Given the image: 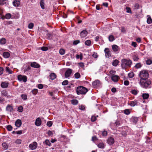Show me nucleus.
Listing matches in <instances>:
<instances>
[{
  "mask_svg": "<svg viewBox=\"0 0 152 152\" xmlns=\"http://www.w3.org/2000/svg\"><path fill=\"white\" fill-rule=\"evenodd\" d=\"M132 64V61L130 60L123 59L121 60V66L123 69L126 67H130Z\"/></svg>",
  "mask_w": 152,
  "mask_h": 152,
  "instance_id": "nucleus-1",
  "label": "nucleus"
},
{
  "mask_svg": "<svg viewBox=\"0 0 152 152\" xmlns=\"http://www.w3.org/2000/svg\"><path fill=\"white\" fill-rule=\"evenodd\" d=\"M87 88L82 86L77 88L76 92L77 94H85L88 91Z\"/></svg>",
  "mask_w": 152,
  "mask_h": 152,
  "instance_id": "nucleus-2",
  "label": "nucleus"
},
{
  "mask_svg": "<svg viewBox=\"0 0 152 152\" xmlns=\"http://www.w3.org/2000/svg\"><path fill=\"white\" fill-rule=\"evenodd\" d=\"M140 83L142 87L146 88L151 84V82L147 79H140Z\"/></svg>",
  "mask_w": 152,
  "mask_h": 152,
  "instance_id": "nucleus-3",
  "label": "nucleus"
},
{
  "mask_svg": "<svg viewBox=\"0 0 152 152\" xmlns=\"http://www.w3.org/2000/svg\"><path fill=\"white\" fill-rule=\"evenodd\" d=\"M115 71L111 70L110 72L109 75L111 77V79L113 81L116 82L118 81L119 77L117 75H114L113 74H115Z\"/></svg>",
  "mask_w": 152,
  "mask_h": 152,
  "instance_id": "nucleus-4",
  "label": "nucleus"
},
{
  "mask_svg": "<svg viewBox=\"0 0 152 152\" xmlns=\"http://www.w3.org/2000/svg\"><path fill=\"white\" fill-rule=\"evenodd\" d=\"M140 79H147L148 77V74L146 71L143 70L140 72Z\"/></svg>",
  "mask_w": 152,
  "mask_h": 152,
  "instance_id": "nucleus-5",
  "label": "nucleus"
},
{
  "mask_svg": "<svg viewBox=\"0 0 152 152\" xmlns=\"http://www.w3.org/2000/svg\"><path fill=\"white\" fill-rule=\"evenodd\" d=\"M18 78L20 81H23L24 82L27 81V77L26 76H23L21 75H19L18 76Z\"/></svg>",
  "mask_w": 152,
  "mask_h": 152,
  "instance_id": "nucleus-6",
  "label": "nucleus"
},
{
  "mask_svg": "<svg viewBox=\"0 0 152 152\" xmlns=\"http://www.w3.org/2000/svg\"><path fill=\"white\" fill-rule=\"evenodd\" d=\"M37 143L34 142L29 145V148L31 150L35 149L37 147Z\"/></svg>",
  "mask_w": 152,
  "mask_h": 152,
  "instance_id": "nucleus-7",
  "label": "nucleus"
},
{
  "mask_svg": "<svg viewBox=\"0 0 152 152\" xmlns=\"http://www.w3.org/2000/svg\"><path fill=\"white\" fill-rule=\"evenodd\" d=\"M72 70L71 69H68L65 72V77L67 78L70 76L72 73Z\"/></svg>",
  "mask_w": 152,
  "mask_h": 152,
  "instance_id": "nucleus-8",
  "label": "nucleus"
},
{
  "mask_svg": "<svg viewBox=\"0 0 152 152\" xmlns=\"http://www.w3.org/2000/svg\"><path fill=\"white\" fill-rule=\"evenodd\" d=\"M101 83L99 80H96L92 82V85L94 87H97L100 86Z\"/></svg>",
  "mask_w": 152,
  "mask_h": 152,
  "instance_id": "nucleus-9",
  "label": "nucleus"
},
{
  "mask_svg": "<svg viewBox=\"0 0 152 152\" xmlns=\"http://www.w3.org/2000/svg\"><path fill=\"white\" fill-rule=\"evenodd\" d=\"M104 51L105 53V56L106 57H109L111 56V55L110 53V51L108 48H106Z\"/></svg>",
  "mask_w": 152,
  "mask_h": 152,
  "instance_id": "nucleus-10",
  "label": "nucleus"
},
{
  "mask_svg": "<svg viewBox=\"0 0 152 152\" xmlns=\"http://www.w3.org/2000/svg\"><path fill=\"white\" fill-rule=\"evenodd\" d=\"M41 120L40 118H38L36 119L35 122V124L36 126H40L41 125Z\"/></svg>",
  "mask_w": 152,
  "mask_h": 152,
  "instance_id": "nucleus-11",
  "label": "nucleus"
},
{
  "mask_svg": "<svg viewBox=\"0 0 152 152\" xmlns=\"http://www.w3.org/2000/svg\"><path fill=\"white\" fill-rule=\"evenodd\" d=\"M120 121L118 120H116L114 123H111L110 125L111 126H115L116 127H118L120 125Z\"/></svg>",
  "mask_w": 152,
  "mask_h": 152,
  "instance_id": "nucleus-12",
  "label": "nucleus"
},
{
  "mask_svg": "<svg viewBox=\"0 0 152 152\" xmlns=\"http://www.w3.org/2000/svg\"><path fill=\"white\" fill-rule=\"evenodd\" d=\"M107 142L109 144H113L114 142V140L112 137H110L107 140Z\"/></svg>",
  "mask_w": 152,
  "mask_h": 152,
  "instance_id": "nucleus-13",
  "label": "nucleus"
},
{
  "mask_svg": "<svg viewBox=\"0 0 152 152\" xmlns=\"http://www.w3.org/2000/svg\"><path fill=\"white\" fill-rule=\"evenodd\" d=\"M22 124L21 121L20 120L18 119L15 122V125L16 126L18 127H20Z\"/></svg>",
  "mask_w": 152,
  "mask_h": 152,
  "instance_id": "nucleus-14",
  "label": "nucleus"
},
{
  "mask_svg": "<svg viewBox=\"0 0 152 152\" xmlns=\"http://www.w3.org/2000/svg\"><path fill=\"white\" fill-rule=\"evenodd\" d=\"M31 66L34 68H38L40 67V65L37 63L34 62L31 64Z\"/></svg>",
  "mask_w": 152,
  "mask_h": 152,
  "instance_id": "nucleus-15",
  "label": "nucleus"
},
{
  "mask_svg": "<svg viewBox=\"0 0 152 152\" xmlns=\"http://www.w3.org/2000/svg\"><path fill=\"white\" fill-rule=\"evenodd\" d=\"M87 31L85 30H84L81 32L80 35L82 37H84L87 36Z\"/></svg>",
  "mask_w": 152,
  "mask_h": 152,
  "instance_id": "nucleus-16",
  "label": "nucleus"
},
{
  "mask_svg": "<svg viewBox=\"0 0 152 152\" xmlns=\"http://www.w3.org/2000/svg\"><path fill=\"white\" fill-rule=\"evenodd\" d=\"M8 83L5 82H2L1 83V86L3 88H7L8 86Z\"/></svg>",
  "mask_w": 152,
  "mask_h": 152,
  "instance_id": "nucleus-17",
  "label": "nucleus"
},
{
  "mask_svg": "<svg viewBox=\"0 0 152 152\" xmlns=\"http://www.w3.org/2000/svg\"><path fill=\"white\" fill-rule=\"evenodd\" d=\"M98 148L101 149H103L104 148L105 146V144L103 142H101L99 143L97 145Z\"/></svg>",
  "mask_w": 152,
  "mask_h": 152,
  "instance_id": "nucleus-18",
  "label": "nucleus"
},
{
  "mask_svg": "<svg viewBox=\"0 0 152 152\" xmlns=\"http://www.w3.org/2000/svg\"><path fill=\"white\" fill-rule=\"evenodd\" d=\"M13 4L14 6L16 7H18L20 4V1L19 0H15L13 2Z\"/></svg>",
  "mask_w": 152,
  "mask_h": 152,
  "instance_id": "nucleus-19",
  "label": "nucleus"
},
{
  "mask_svg": "<svg viewBox=\"0 0 152 152\" xmlns=\"http://www.w3.org/2000/svg\"><path fill=\"white\" fill-rule=\"evenodd\" d=\"M137 104V101L135 100L131 102L129 105L131 106L134 107Z\"/></svg>",
  "mask_w": 152,
  "mask_h": 152,
  "instance_id": "nucleus-20",
  "label": "nucleus"
},
{
  "mask_svg": "<svg viewBox=\"0 0 152 152\" xmlns=\"http://www.w3.org/2000/svg\"><path fill=\"white\" fill-rule=\"evenodd\" d=\"M6 110L8 111L11 112L13 110V108L11 106L8 105L6 107Z\"/></svg>",
  "mask_w": 152,
  "mask_h": 152,
  "instance_id": "nucleus-21",
  "label": "nucleus"
},
{
  "mask_svg": "<svg viewBox=\"0 0 152 152\" xmlns=\"http://www.w3.org/2000/svg\"><path fill=\"white\" fill-rule=\"evenodd\" d=\"M3 56L5 58H8L10 56V53L8 52H4L3 54Z\"/></svg>",
  "mask_w": 152,
  "mask_h": 152,
  "instance_id": "nucleus-22",
  "label": "nucleus"
},
{
  "mask_svg": "<svg viewBox=\"0 0 152 152\" xmlns=\"http://www.w3.org/2000/svg\"><path fill=\"white\" fill-rule=\"evenodd\" d=\"M50 77L51 79L54 80L56 78V75L54 73H52L50 75Z\"/></svg>",
  "mask_w": 152,
  "mask_h": 152,
  "instance_id": "nucleus-23",
  "label": "nucleus"
},
{
  "mask_svg": "<svg viewBox=\"0 0 152 152\" xmlns=\"http://www.w3.org/2000/svg\"><path fill=\"white\" fill-rule=\"evenodd\" d=\"M2 146L3 147L2 149L4 150H6L8 148V145L5 142H4L2 143Z\"/></svg>",
  "mask_w": 152,
  "mask_h": 152,
  "instance_id": "nucleus-24",
  "label": "nucleus"
},
{
  "mask_svg": "<svg viewBox=\"0 0 152 152\" xmlns=\"http://www.w3.org/2000/svg\"><path fill=\"white\" fill-rule=\"evenodd\" d=\"M39 3L42 8V9H44L45 8V3L44 0H41L40 2Z\"/></svg>",
  "mask_w": 152,
  "mask_h": 152,
  "instance_id": "nucleus-25",
  "label": "nucleus"
},
{
  "mask_svg": "<svg viewBox=\"0 0 152 152\" xmlns=\"http://www.w3.org/2000/svg\"><path fill=\"white\" fill-rule=\"evenodd\" d=\"M6 39L5 38H2L0 39V43L1 45H4L6 43Z\"/></svg>",
  "mask_w": 152,
  "mask_h": 152,
  "instance_id": "nucleus-26",
  "label": "nucleus"
},
{
  "mask_svg": "<svg viewBox=\"0 0 152 152\" xmlns=\"http://www.w3.org/2000/svg\"><path fill=\"white\" fill-rule=\"evenodd\" d=\"M131 120L134 124H135L137 122L138 118L137 117H132Z\"/></svg>",
  "mask_w": 152,
  "mask_h": 152,
  "instance_id": "nucleus-27",
  "label": "nucleus"
},
{
  "mask_svg": "<svg viewBox=\"0 0 152 152\" xmlns=\"http://www.w3.org/2000/svg\"><path fill=\"white\" fill-rule=\"evenodd\" d=\"M72 104L74 105H76L78 103V101L76 99H72L71 101Z\"/></svg>",
  "mask_w": 152,
  "mask_h": 152,
  "instance_id": "nucleus-28",
  "label": "nucleus"
},
{
  "mask_svg": "<svg viewBox=\"0 0 152 152\" xmlns=\"http://www.w3.org/2000/svg\"><path fill=\"white\" fill-rule=\"evenodd\" d=\"M149 95L148 94H143L142 95L143 98L144 99H147L149 97Z\"/></svg>",
  "mask_w": 152,
  "mask_h": 152,
  "instance_id": "nucleus-29",
  "label": "nucleus"
},
{
  "mask_svg": "<svg viewBox=\"0 0 152 152\" xmlns=\"http://www.w3.org/2000/svg\"><path fill=\"white\" fill-rule=\"evenodd\" d=\"M112 49L114 51H116L118 49V47L116 45H113L112 46Z\"/></svg>",
  "mask_w": 152,
  "mask_h": 152,
  "instance_id": "nucleus-30",
  "label": "nucleus"
},
{
  "mask_svg": "<svg viewBox=\"0 0 152 152\" xmlns=\"http://www.w3.org/2000/svg\"><path fill=\"white\" fill-rule=\"evenodd\" d=\"M118 63V61L117 60H115L113 61L112 64L114 66H116Z\"/></svg>",
  "mask_w": 152,
  "mask_h": 152,
  "instance_id": "nucleus-31",
  "label": "nucleus"
},
{
  "mask_svg": "<svg viewBox=\"0 0 152 152\" xmlns=\"http://www.w3.org/2000/svg\"><path fill=\"white\" fill-rule=\"evenodd\" d=\"M108 39L109 41L112 42L114 40V37L112 35H110L108 37Z\"/></svg>",
  "mask_w": 152,
  "mask_h": 152,
  "instance_id": "nucleus-32",
  "label": "nucleus"
},
{
  "mask_svg": "<svg viewBox=\"0 0 152 152\" xmlns=\"http://www.w3.org/2000/svg\"><path fill=\"white\" fill-rule=\"evenodd\" d=\"M1 94L2 95L6 96L7 95V92L5 90H3L1 92Z\"/></svg>",
  "mask_w": 152,
  "mask_h": 152,
  "instance_id": "nucleus-33",
  "label": "nucleus"
},
{
  "mask_svg": "<svg viewBox=\"0 0 152 152\" xmlns=\"http://www.w3.org/2000/svg\"><path fill=\"white\" fill-rule=\"evenodd\" d=\"M147 23L148 24H151L152 23V20L150 17H149L147 19Z\"/></svg>",
  "mask_w": 152,
  "mask_h": 152,
  "instance_id": "nucleus-34",
  "label": "nucleus"
},
{
  "mask_svg": "<svg viewBox=\"0 0 152 152\" xmlns=\"http://www.w3.org/2000/svg\"><path fill=\"white\" fill-rule=\"evenodd\" d=\"M133 60L135 61H137L139 59V58L137 56H136L135 55H133Z\"/></svg>",
  "mask_w": 152,
  "mask_h": 152,
  "instance_id": "nucleus-35",
  "label": "nucleus"
},
{
  "mask_svg": "<svg viewBox=\"0 0 152 152\" xmlns=\"http://www.w3.org/2000/svg\"><path fill=\"white\" fill-rule=\"evenodd\" d=\"M80 76V73L78 72H77L75 74V77L76 79L79 78Z\"/></svg>",
  "mask_w": 152,
  "mask_h": 152,
  "instance_id": "nucleus-36",
  "label": "nucleus"
},
{
  "mask_svg": "<svg viewBox=\"0 0 152 152\" xmlns=\"http://www.w3.org/2000/svg\"><path fill=\"white\" fill-rule=\"evenodd\" d=\"M22 99L24 100L27 99V96L25 94H22L21 95Z\"/></svg>",
  "mask_w": 152,
  "mask_h": 152,
  "instance_id": "nucleus-37",
  "label": "nucleus"
},
{
  "mask_svg": "<svg viewBox=\"0 0 152 152\" xmlns=\"http://www.w3.org/2000/svg\"><path fill=\"white\" fill-rule=\"evenodd\" d=\"M138 92V91L134 89L132 90L131 91L132 94L134 95H137Z\"/></svg>",
  "mask_w": 152,
  "mask_h": 152,
  "instance_id": "nucleus-38",
  "label": "nucleus"
},
{
  "mask_svg": "<svg viewBox=\"0 0 152 152\" xmlns=\"http://www.w3.org/2000/svg\"><path fill=\"white\" fill-rule=\"evenodd\" d=\"M91 44V41L90 40H88L85 41V44L86 45L89 46Z\"/></svg>",
  "mask_w": 152,
  "mask_h": 152,
  "instance_id": "nucleus-39",
  "label": "nucleus"
},
{
  "mask_svg": "<svg viewBox=\"0 0 152 152\" xmlns=\"http://www.w3.org/2000/svg\"><path fill=\"white\" fill-rule=\"evenodd\" d=\"M65 53V50L63 49H61L59 50V53L61 55H63Z\"/></svg>",
  "mask_w": 152,
  "mask_h": 152,
  "instance_id": "nucleus-40",
  "label": "nucleus"
},
{
  "mask_svg": "<svg viewBox=\"0 0 152 152\" xmlns=\"http://www.w3.org/2000/svg\"><path fill=\"white\" fill-rule=\"evenodd\" d=\"M52 124L53 123L52 121H49L47 122V125L49 127H50L52 126Z\"/></svg>",
  "mask_w": 152,
  "mask_h": 152,
  "instance_id": "nucleus-41",
  "label": "nucleus"
},
{
  "mask_svg": "<svg viewBox=\"0 0 152 152\" xmlns=\"http://www.w3.org/2000/svg\"><path fill=\"white\" fill-rule=\"evenodd\" d=\"M47 36L48 39H50L52 38V34L50 33H49L47 34Z\"/></svg>",
  "mask_w": 152,
  "mask_h": 152,
  "instance_id": "nucleus-42",
  "label": "nucleus"
},
{
  "mask_svg": "<svg viewBox=\"0 0 152 152\" xmlns=\"http://www.w3.org/2000/svg\"><path fill=\"white\" fill-rule=\"evenodd\" d=\"M32 92L33 94L35 95L38 92V90L37 89H34L32 91Z\"/></svg>",
  "mask_w": 152,
  "mask_h": 152,
  "instance_id": "nucleus-43",
  "label": "nucleus"
},
{
  "mask_svg": "<svg viewBox=\"0 0 152 152\" xmlns=\"http://www.w3.org/2000/svg\"><path fill=\"white\" fill-rule=\"evenodd\" d=\"M23 107L22 106H20L18 108V111L20 112H22L23 110Z\"/></svg>",
  "mask_w": 152,
  "mask_h": 152,
  "instance_id": "nucleus-44",
  "label": "nucleus"
},
{
  "mask_svg": "<svg viewBox=\"0 0 152 152\" xmlns=\"http://www.w3.org/2000/svg\"><path fill=\"white\" fill-rule=\"evenodd\" d=\"M129 77L130 78H132L134 75V74L133 73V72H131L129 73L128 75Z\"/></svg>",
  "mask_w": 152,
  "mask_h": 152,
  "instance_id": "nucleus-45",
  "label": "nucleus"
},
{
  "mask_svg": "<svg viewBox=\"0 0 152 152\" xmlns=\"http://www.w3.org/2000/svg\"><path fill=\"white\" fill-rule=\"evenodd\" d=\"M34 26V24L33 23H30L28 26V27L29 29H31L33 28Z\"/></svg>",
  "mask_w": 152,
  "mask_h": 152,
  "instance_id": "nucleus-46",
  "label": "nucleus"
},
{
  "mask_svg": "<svg viewBox=\"0 0 152 152\" xmlns=\"http://www.w3.org/2000/svg\"><path fill=\"white\" fill-rule=\"evenodd\" d=\"M124 113L127 115H128L130 113V111L129 109H126L124 110Z\"/></svg>",
  "mask_w": 152,
  "mask_h": 152,
  "instance_id": "nucleus-47",
  "label": "nucleus"
},
{
  "mask_svg": "<svg viewBox=\"0 0 152 152\" xmlns=\"http://www.w3.org/2000/svg\"><path fill=\"white\" fill-rule=\"evenodd\" d=\"M141 66V65L140 63H137L135 66V67L137 68H139Z\"/></svg>",
  "mask_w": 152,
  "mask_h": 152,
  "instance_id": "nucleus-48",
  "label": "nucleus"
},
{
  "mask_svg": "<svg viewBox=\"0 0 152 152\" xmlns=\"http://www.w3.org/2000/svg\"><path fill=\"white\" fill-rule=\"evenodd\" d=\"M7 128L8 131H11L12 130V127L10 125H9L7 126Z\"/></svg>",
  "mask_w": 152,
  "mask_h": 152,
  "instance_id": "nucleus-49",
  "label": "nucleus"
},
{
  "mask_svg": "<svg viewBox=\"0 0 152 152\" xmlns=\"http://www.w3.org/2000/svg\"><path fill=\"white\" fill-rule=\"evenodd\" d=\"M21 140L20 139H17L15 141V142L18 144H20L21 143Z\"/></svg>",
  "mask_w": 152,
  "mask_h": 152,
  "instance_id": "nucleus-50",
  "label": "nucleus"
},
{
  "mask_svg": "<svg viewBox=\"0 0 152 152\" xmlns=\"http://www.w3.org/2000/svg\"><path fill=\"white\" fill-rule=\"evenodd\" d=\"M68 83V81L67 80H65L62 83V85H63L65 86L67 85Z\"/></svg>",
  "mask_w": 152,
  "mask_h": 152,
  "instance_id": "nucleus-51",
  "label": "nucleus"
},
{
  "mask_svg": "<svg viewBox=\"0 0 152 152\" xmlns=\"http://www.w3.org/2000/svg\"><path fill=\"white\" fill-rule=\"evenodd\" d=\"M45 144L48 146L50 145V143L49 140H46L45 141Z\"/></svg>",
  "mask_w": 152,
  "mask_h": 152,
  "instance_id": "nucleus-52",
  "label": "nucleus"
},
{
  "mask_svg": "<svg viewBox=\"0 0 152 152\" xmlns=\"http://www.w3.org/2000/svg\"><path fill=\"white\" fill-rule=\"evenodd\" d=\"M11 17V14L10 13L7 14L5 16V18L7 19H9Z\"/></svg>",
  "mask_w": 152,
  "mask_h": 152,
  "instance_id": "nucleus-53",
  "label": "nucleus"
},
{
  "mask_svg": "<svg viewBox=\"0 0 152 152\" xmlns=\"http://www.w3.org/2000/svg\"><path fill=\"white\" fill-rule=\"evenodd\" d=\"M152 63V61L150 59H148L146 61V64L148 65H150Z\"/></svg>",
  "mask_w": 152,
  "mask_h": 152,
  "instance_id": "nucleus-54",
  "label": "nucleus"
},
{
  "mask_svg": "<svg viewBox=\"0 0 152 152\" xmlns=\"http://www.w3.org/2000/svg\"><path fill=\"white\" fill-rule=\"evenodd\" d=\"M41 49L42 50L44 51H45L47 50H48V48L46 47H43L41 48Z\"/></svg>",
  "mask_w": 152,
  "mask_h": 152,
  "instance_id": "nucleus-55",
  "label": "nucleus"
},
{
  "mask_svg": "<svg viewBox=\"0 0 152 152\" xmlns=\"http://www.w3.org/2000/svg\"><path fill=\"white\" fill-rule=\"evenodd\" d=\"M6 4L5 1L4 0H0V4L1 5H4Z\"/></svg>",
  "mask_w": 152,
  "mask_h": 152,
  "instance_id": "nucleus-56",
  "label": "nucleus"
},
{
  "mask_svg": "<svg viewBox=\"0 0 152 152\" xmlns=\"http://www.w3.org/2000/svg\"><path fill=\"white\" fill-rule=\"evenodd\" d=\"M43 87V86L42 84H39L38 85V88L40 89H42Z\"/></svg>",
  "mask_w": 152,
  "mask_h": 152,
  "instance_id": "nucleus-57",
  "label": "nucleus"
},
{
  "mask_svg": "<svg viewBox=\"0 0 152 152\" xmlns=\"http://www.w3.org/2000/svg\"><path fill=\"white\" fill-rule=\"evenodd\" d=\"M91 120L92 122H94L96 120V117L94 116H92L91 118Z\"/></svg>",
  "mask_w": 152,
  "mask_h": 152,
  "instance_id": "nucleus-58",
  "label": "nucleus"
},
{
  "mask_svg": "<svg viewBox=\"0 0 152 152\" xmlns=\"http://www.w3.org/2000/svg\"><path fill=\"white\" fill-rule=\"evenodd\" d=\"M139 5L138 4L136 3L135 4L134 6V8L135 9H138L139 8Z\"/></svg>",
  "mask_w": 152,
  "mask_h": 152,
  "instance_id": "nucleus-59",
  "label": "nucleus"
},
{
  "mask_svg": "<svg viewBox=\"0 0 152 152\" xmlns=\"http://www.w3.org/2000/svg\"><path fill=\"white\" fill-rule=\"evenodd\" d=\"M79 109H80V110H84L85 109V107L81 105V106H79Z\"/></svg>",
  "mask_w": 152,
  "mask_h": 152,
  "instance_id": "nucleus-60",
  "label": "nucleus"
},
{
  "mask_svg": "<svg viewBox=\"0 0 152 152\" xmlns=\"http://www.w3.org/2000/svg\"><path fill=\"white\" fill-rule=\"evenodd\" d=\"M80 42V41L79 40H75L73 42V44L74 45H77Z\"/></svg>",
  "mask_w": 152,
  "mask_h": 152,
  "instance_id": "nucleus-61",
  "label": "nucleus"
},
{
  "mask_svg": "<svg viewBox=\"0 0 152 152\" xmlns=\"http://www.w3.org/2000/svg\"><path fill=\"white\" fill-rule=\"evenodd\" d=\"M102 134L104 136H106L107 134V132L106 131H104L102 132Z\"/></svg>",
  "mask_w": 152,
  "mask_h": 152,
  "instance_id": "nucleus-62",
  "label": "nucleus"
},
{
  "mask_svg": "<svg viewBox=\"0 0 152 152\" xmlns=\"http://www.w3.org/2000/svg\"><path fill=\"white\" fill-rule=\"evenodd\" d=\"M30 68H31L29 66H27L26 68H25L24 69V72H26L28 70H29L30 69Z\"/></svg>",
  "mask_w": 152,
  "mask_h": 152,
  "instance_id": "nucleus-63",
  "label": "nucleus"
},
{
  "mask_svg": "<svg viewBox=\"0 0 152 152\" xmlns=\"http://www.w3.org/2000/svg\"><path fill=\"white\" fill-rule=\"evenodd\" d=\"M124 84L126 86H128L129 84V82L128 81L125 80L124 82Z\"/></svg>",
  "mask_w": 152,
  "mask_h": 152,
  "instance_id": "nucleus-64",
  "label": "nucleus"
}]
</instances>
